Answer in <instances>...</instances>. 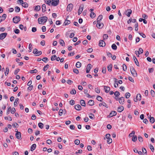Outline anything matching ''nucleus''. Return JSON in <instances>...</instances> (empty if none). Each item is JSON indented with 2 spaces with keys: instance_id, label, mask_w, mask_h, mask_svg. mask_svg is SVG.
Segmentation results:
<instances>
[{
  "instance_id": "nucleus-1",
  "label": "nucleus",
  "mask_w": 155,
  "mask_h": 155,
  "mask_svg": "<svg viewBox=\"0 0 155 155\" xmlns=\"http://www.w3.org/2000/svg\"><path fill=\"white\" fill-rule=\"evenodd\" d=\"M48 20V18L46 16H43L39 18L38 19V23L41 24L42 23L46 22Z\"/></svg>"
},
{
  "instance_id": "nucleus-2",
  "label": "nucleus",
  "mask_w": 155,
  "mask_h": 155,
  "mask_svg": "<svg viewBox=\"0 0 155 155\" xmlns=\"http://www.w3.org/2000/svg\"><path fill=\"white\" fill-rule=\"evenodd\" d=\"M130 71L133 76L134 77H137V73L134 67L131 66L130 67Z\"/></svg>"
},
{
  "instance_id": "nucleus-3",
  "label": "nucleus",
  "mask_w": 155,
  "mask_h": 155,
  "mask_svg": "<svg viewBox=\"0 0 155 155\" xmlns=\"http://www.w3.org/2000/svg\"><path fill=\"white\" fill-rule=\"evenodd\" d=\"M20 20L21 18L20 17L16 16L13 18V21L15 23L17 24L20 21Z\"/></svg>"
},
{
  "instance_id": "nucleus-4",
  "label": "nucleus",
  "mask_w": 155,
  "mask_h": 155,
  "mask_svg": "<svg viewBox=\"0 0 155 155\" xmlns=\"http://www.w3.org/2000/svg\"><path fill=\"white\" fill-rule=\"evenodd\" d=\"M59 0H52L51 4L52 6H56L59 4Z\"/></svg>"
},
{
  "instance_id": "nucleus-5",
  "label": "nucleus",
  "mask_w": 155,
  "mask_h": 155,
  "mask_svg": "<svg viewBox=\"0 0 155 155\" xmlns=\"http://www.w3.org/2000/svg\"><path fill=\"white\" fill-rule=\"evenodd\" d=\"M73 6V5L72 4H69L67 7V11L69 12H71Z\"/></svg>"
},
{
  "instance_id": "nucleus-6",
  "label": "nucleus",
  "mask_w": 155,
  "mask_h": 155,
  "mask_svg": "<svg viewBox=\"0 0 155 155\" xmlns=\"http://www.w3.org/2000/svg\"><path fill=\"white\" fill-rule=\"evenodd\" d=\"M104 25V24L100 22V23H98V22H97L96 26L98 28L101 29L103 27Z\"/></svg>"
},
{
  "instance_id": "nucleus-7",
  "label": "nucleus",
  "mask_w": 155,
  "mask_h": 155,
  "mask_svg": "<svg viewBox=\"0 0 155 155\" xmlns=\"http://www.w3.org/2000/svg\"><path fill=\"white\" fill-rule=\"evenodd\" d=\"M105 43L103 40H100L99 41V45L100 47H104L105 46Z\"/></svg>"
},
{
  "instance_id": "nucleus-8",
  "label": "nucleus",
  "mask_w": 155,
  "mask_h": 155,
  "mask_svg": "<svg viewBox=\"0 0 155 155\" xmlns=\"http://www.w3.org/2000/svg\"><path fill=\"white\" fill-rule=\"evenodd\" d=\"M16 132V133L15 134V137L16 138L18 139H20L21 137V133L20 132L18 131H17Z\"/></svg>"
},
{
  "instance_id": "nucleus-9",
  "label": "nucleus",
  "mask_w": 155,
  "mask_h": 155,
  "mask_svg": "<svg viewBox=\"0 0 155 155\" xmlns=\"http://www.w3.org/2000/svg\"><path fill=\"white\" fill-rule=\"evenodd\" d=\"M7 35L6 33H1L0 35V39L2 40L5 38Z\"/></svg>"
},
{
  "instance_id": "nucleus-10",
  "label": "nucleus",
  "mask_w": 155,
  "mask_h": 155,
  "mask_svg": "<svg viewBox=\"0 0 155 155\" xmlns=\"http://www.w3.org/2000/svg\"><path fill=\"white\" fill-rule=\"evenodd\" d=\"M143 52V49L141 48H139L138 51H135V53L137 55V54H142Z\"/></svg>"
},
{
  "instance_id": "nucleus-11",
  "label": "nucleus",
  "mask_w": 155,
  "mask_h": 155,
  "mask_svg": "<svg viewBox=\"0 0 155 155\" xmlns=\"http://www.w3.org/2000/svg\"><path fill=\"white\" fill-rule=\"evenodd\" d=\"M117 114V112L114 111H112L110 113L109 115L107 116V117H111L114 116H115Z\"/></svg>"
},
{
  "instance_id": "nucleus-12",
  "label": "nucleus",
  "mask_w": 155,
  "mask_h": 155,
  "mask_svg": "<svg viewBox=\"0 0 155 155\" xmlns=\"http://www.w3.org/2000/svg\"><path fill=\"white\" fill-rule=\"evenodd\" d=\"M132 11L130 9H127L126 11V15L128 17H130V15L132 13Z\"/></svg>"
},
{
  "instance_id": "nucleus-13",
  "label": "nucleus",
  "mask_w": 155,
  "mask_h": 155,
  "mask_svg": "<svg viewBox=\"0 0 155 155\" xmlns=\"http://www.w3.org/2000/svg\"><path fill=\"white\" fill-rule=\"evenodd\" d=\"M133 59L136 65L137 66H140L139 63L136 57L134 56H133Z\"/></svg>"
},
{
  "instance_id": "nucleus-14",
  "label": "nucleus",
  "mask_w": 155,
  "mask_h": 155,
  "mask_svg": "<svg viewBox=\"0 0 155 155\" xmlns=\"http://www.w3.org/2000/svg\"><path fill=\"white\" fill-rule=\"evenodd\" d=\"M136 98L134 99V101L135 102H137L138 100L139 101L140 100L141 98V95L140 94H138L137 95Z\"/></svg>"
},
{
  "instance_id": "nucleus-15",
  "label": "nucleus",
  "mask_w": 155,
  "mask_h": 155,
  "mask_svg": "<svg viewBox=\"0 0 155 155\" xmlns=\"http://www.w3.org/2000/svg\"><path fill=\"white\" fill-rule=\"evenodd\" d=\"M91 64H88L87 67L86 68V73H89L90 72V69L91 68Z\"/></svg>"
},
{
  "instance_id": "nucleus-16",
  "label": "nucleus",
  "mask_w": 155,
  "mask_h": 155,
  "mask_svg": "<svg viewBox=\"0 0 155 155\" xmlns=\"http://www.w3.org/2000/svg\"><path fill=\"white\" fill-rule=\"evenodd\" d=\"M104 90L106 93H107L110 91V89L109 87L104 86Z\"/></svg>"
},
{
  "instance_id": "nucleus-17",
  "label": "nucleus",
  "mask_w": 155,
  "mask_h": 155,
  "mask_svg": "<svg viewBox=\"0 0 155 155\" xmlns=\"http://www.w3.org/2000/svg\"><path fill=\"white\" fill-rule=\"evenodd\" d=\"M102 18H103L102 15H99L97 19V22H98V23H100L101 22V21Z\"/></svg>"
},
{
  "instance_id": "nucleus-18",
  "label": "nucleus",
  "mask_w": 155,
  "mask_h": 155,
  "mask_svg": "<svg viewBox=\"0 0 155 155\" xmlns=\"http://www.w3.org/2000/svg\"><path fill=\"white\" fill-rule=\"evenodd\" d=\"M75 108L77 110L79 111L81 109V107L80 105L78 104L75 106Z\"/></svg>"
},
{
  "instance_id": "nucleus-19",
  "label": "nucleus",
  "mask_w": 155,
  "mask_h": 155,
  "mask_svg": "<svg viewBox=\"0 0 155 155\" xmlns=\"http://www.w3.org/2000/svg\"><path fill=\"white\" fill-rule=\"evenodd\" d=\"M102 106H103L105 107H106V108H108V106H107L106 104L104 102H103L102 103H100L99 104V106L100 107H101Z\"/></svg>"
},
{
  "instance_id": "nucleus-20",
  "label": "nucleus",
  "mask_w": 155,
  "mask_h": 155,
  "mask_svg": "<svg viewBox=\"0 0 155 155\" xmlns=\"http://www.w3.org/2000/svg\"><path fill=\"white\" fill-rule=\"evenodd\" d=\"M124 110V107L122 106H120L117 109V111L119 112H121Z\"/></svg>"
},
{
  "instance_id": "nucleus-21",
  "label": "nucleus",
  "mask_w": 155,
  "mask_h": 155,
  "mask_svg": "<svg viewBox=\"0 0 155 155\" xmlns=\"http://www.w3.org/2000/svg\"><path fill=\"white\" fill-rule=\"evenodd\" d=\"M124 101V98L123 97H121L119 99V102L120 104H123Z\"/></svg>"
},
{
  "instance_id": "nucleus-22",
  "label": "nucleus",
  "mask_w": 155,
  "mask_h": 155,
  "mask_svg": "<svg viewBox=\"0 0 155 155\" xmlns=\"http://www.w3.org/2000/svg\"><path fill=\"white\" fill-rule=\"evenodd\" d=\"M36 147V145L35 144H32L31 147V151H33L35 149Z\"/></svg>"
},
{
  "instance_id": "nucleus-23",
  "label": "nucleus",
  "mask_w": 155,
  "mask_h": 155,
  "mask_svg": "<svg viewBox=\"0 0 155 155\" xmlns=\"http://www.w3.org/2000/svg\"><path fill=\"white\" fill-rule=\"evenodd\" d=\"M88 103L89 105L92 106L94 104V102L93 100H90L88 101Z\"/></svg>"
},
{
  "instance_id": "nucleus-24",
  "label": "nucleus",
  "mask_w": 155,
  "mask_h": 155,
  "mask_svg": "<svg viewBox=\"0 0 155 155\" xmlns=\"http://www.w3.org/2000/svg\"><path fill=\"white\" fill-rule=\"evenodd\" d=\"M83 7H81V6H80L79 8V9H78V15H79L83 11Z\"/></svg>"
},
{
  "instance_id": "nucleus-25",
  "label": "nucleus",
  "mask_w": 155,
  "mask_h": 155,
  "mask_svg": "<svg viewBox=\"0 0 155 155\" xmlns=\"http://www.w3.org/2000/svg\"><path fill=\"white\" fill-rule=\"evenodd\" d=\"M80 103L81 106L85 107L86 104L85 101L83 100H81L80 101Z\"/></svg>"
},
{
  "instance_id": "nucleus-26",
  "label": "nucleus",
  "mask_w": 155,
  "mask_h": 155,
  "mask_svg": "<svg viewBox=\"0 0 155 155\" xmlns=\"http://www.w3.org/2000/svg\"><path fill=\"white\" fill-rule=\"evenodd\" d=\"M19 99L18 98H16L15 101V102L14 103V105L15 107L18 104V102L19 101Z\"/></svg>"
},
{
  "instance_id": "nucleus-27",
  "label": "nucleus",
  "mask_w": 155,
  "mask_h": 155,
  "mask_svg": "<svg viewBox=\"0 0 155 155\" xmlns=\"http://www.w3.org/2000/svg\"><path fill=\"white\" fill-rule=\"evenodd\" d=\"M112 65L111 64H110L107 66V69L109 72H111L112 71Z\"/></svg>"
},
{
  "instance_id": "nucleus-28",
  "label": "nucleus",
  "mask_w": 155,
  "mask_h": 155,
  "mask_svg": "<svg viewBox=\"0 0 155 155\" xmlns=\"http://www.w3.org/2000/svg\"><path fill=\"white\" fill-rule=\"evenodd\" d=\"M42 11L43 12H45L46 11V5L45 4H43L42 6Z\"/></svg>"
},
{
  "instance_id": "nucleus-29",
  "label": "nucleus",
  "mask_w": 155,
  "mask_h": 155,
  "mask_svg": "<svg viewBox=\"0 0 155 155\" xmlns=\"http://www.w3.org/2000/svg\"><path fill=\"white\" fill-rule=\"evenodd\" d=\"M41 9V7L40 5H37L35 7V10L36 11H38Z\"/></svg>"
},
{
  "instance_id": "nucleus-30",
  "label": "nucleus",
  "mask_w": 155,
  "mask_h": 155,
  "mask_svg": "<svg viewBox=\"0 0 155 155\" xmlns=\"http://www.w3.org/2000/svg\"><path fill=\"white\" fill-rule=\"evenodd\" d=\"M15 10L16 12H18L20 11V9L19 7L16 6L15 8Z\"/></svg>"
},
{
  "instance_id": "nucleus-31",
  "label": "nucleus",
  "mask_w": 155,
  "mask_h": 155,
  "mask_svg": "<svg viewBox=\"0 0 155 155\" xmlns=\"http://www.w3.org/2000/svg\"><path fill=\"white\" fill-rule=\"evenodd\" d=\"M143 155H147V151L144 148H143L142 149Z\"/></svg>"
},
{
  "instance_id": "nucleus-32",
  "label": "nucleus",
  "mask_w": 155,
  "mask_h": 155,
  "mask_svg": "<svg viewBox=\"0 0 155 155\" xmlns=\"http://www.w3.org/2000/svg\"><path fill=\"white\" fill-rule=\"evenodd\" d=\"M49 67V66L48 64H47L43 68V70L44 71H45L47 70L48 69Z\"/></svg>"
},
{
  "instance_id": "nucleus-33",
  "label": "nucleus",
  "mask_w": 155,
  "mask_h": 155,
  "mask_svg": "<svg viewBox=\"0 0 155 155\" xmlns=\"http://www.w3.org/2000/svg\"><path fill=\"white\" fill-rule=\"evenodd\" d=\"M135 134V132L134 131H132L131 133H130L129 135V137H133L134 136V135Z\"/></svg>"
},
{
  "instance_id": "nucleus-34",
  "label": "nucleus",
  "mask_w": 155,
  "mask_h": 155,
  "mask_svg": "<svg viewBox=\"0 0 155 155\" xmlns=\"http://www.w3.org/2000/svg\"><path fill=\"white\" fill-rule=\"evenodd\" d=\"M81 63L79 61H78L77 62L76 66L77 68H79L81 66Z\"/></svg>"
},
{
  "instance_id": "nucleus-35",
  "label": "nucleus",
  "mask_w": 155,
  "mask_h": 155,
  "mask_svg": "<svg viewBox=\"0 0 155 155\" xmlns=\"http://www.w3.org/2000/svg\"><path fill=\"white\" fill-rule=\"evenodd\" d=\"M96 16L95 14L93 12H91L90 14V16L92 18H94Z\"/></svg>"
},
{
  "instance_id": "nucleus-36",
  "label": "nucleus",
  "mask_w": 155,
  "mask_h": 155,
  "mask_svg": "<svg viewBox=\"0 0 155 155\" xmlns=\"http://www.w3.org/2000/svg\"><path fill=\"white\" fill-rule=\"evenodd\" d=\"M112 49L114 50H116L117 49V46L115 44H113L111 46Z\"/></svg>"
},
{
  "instance_id": "nucleus-37",
  "label": "nucleus",
  "mask_w": 155,
  "mask_h": 155,
  "mask_svg": "<svg viewBox=\"0 0 155 155\" xmlns=\"http://www.w3.org/2000/svg\"><path fill=\"white\" fill-rule=\"evenodd\" d=\"M150 122L152 124L154 123L155 121V119L153 117H151L150 118Z\"/></svg>"
},
{
  "instance_id": "nucleus-38",
  "label": "nucleus",
  "mask_w": 155,
  "mask_h": 155,
  "mask_svg": "<svg viewBox=\"0 0 155 155\" xmlns=\"http://www.w3.org/2000/svg\"><path fill=\"white\" fill-rule=\"evenodd\" d=\"M45 2L48 5H50V4L52 2V0H45Z\"/></svg>"
},
{
  "instance_id": "nucleus-39",
  "label": "nucleus",
  "mask_w": 155,
  "mask_h": 155,
  "mask_svg": "<svg viewBox=\"0 0 155 155\" xmlns=\"http://www.w3.org/2000/svg\"><path fill=\"white\" fill-rule=\"evenodd\" d=\"M138 139L139 140V141L140 142H142L143 141V139L142 137H141L140 136H139L138 137Z\"/></svg>"
},
{
  "instance_id": "nucleus-40",
  "label": "nucleus",
  "mask_w": 155,
  "mask_h": 155,
  "mask_svg": "<svg viewBox=\"0 0 155 155\" xmlns=\"http://www.w3.org/2000/svg\"><path fill=\"white\" fill-rule=\"evenodd\" d=\"M137 140V137L136 135L133 136L132 138V140L134 142H136Z\"/></svg>"
},
{
  "instance_id": "nucleus-41",
  "label": "nucleus",
  "mask_w": 155,
  "mask_h": 155,
  "mask_svg": "<svg viewBox=\"0 0 155 155\" xmlns=\"http://www.w3.org/2000/svg\"><path fill=\"white\" fill-rule=\"evenodd\" d=\"M97 99L98 101L101 102L102 101L103 99L101 97L99 96H98L97 97Z\"/></svg>"
},
{
  "instance_id": "nucleus-42",
  "label": "nucleus",
  "mask_w": 155,
  "mask_h": 155,
  "mask_svg": "<svg viewBox=\"0 0 155 155\" xmlns=\"http://www.w3.org/2000/svg\"><path fill=\"white\" fill-rule=\"evenodd\" d=\"M6 71L5 72V76H7L9 72V69L7 67L5 69Z\"/></svg>"
},
{
  "instance_id": "nucleus-43",
  "label": "nucleus",
  "mask_w": 155,
  "mask_h": 155,
  "mask_svg": "<svg viewBox=\"0 0 155 155\" xmlns=\"http://www.w3.org/2000/svg\"><path fill=\"white\" fill-rule=\"evenodd\" d=\"M71 23V21H70L69 20H66L64 22V24L65 25H68L70 24Z\"/></svg>"
},
{
  "instance_id": "nucleus-44",
  "label": "nucleus",
  "mask_w": 155,
  "mask_h": 155,
  "mask_svg": "<svg viewBox=\"0 0 155 155\" xmlns=\"http://www.w3.org/2000/svg\"><path fill=\"white\" fill-rule=\"evenodd\" d=\"M56 58V56L55 55H54L52 56L51 58V60L52 61L55 60Z\"/></svg>"
},
{
  "instance_id": "nucleus-45",
  "label": "nucleus",
  "mask_w": 155,
  "mask_h": 155,
  "mask_svg": "<svg viewBox=\"0 0 155 155\" xmlns=\"http://www.w3.org/2000/svg\"><path fill=\"white\" fill-rule=\"evenodd\" d=\"M22 5L24 8L28 7V4L26 2H24L23 3H22Z\"/></svg>"
},
{
  "instance_id": "nucleus-46",
  "label": "nucleus",
  "mask_w": 155,
  "mask_h": 155,
  "mask_svg": "<svg viewBox=\"0 0 155 155\" xmlns=\"http://www.w3.org/2000/svg\"><path fill=\"white\" fill-rule=\"evenodd\" d=\"M130 94L129 92L126 93L125 94V97L127 99L130 96Z\"/></svg>"
},
{
  "instance_id": "nucleus-47",
  "label": "nucleus",
  "mask_w": 155,
  "mask_h": 155,
  "mask_svg": "<svg viewBox=\"0 0 155 155\" xmlns=\"http://www.w3.org/2000/svg\"><path fill=\"white\" fill-rule=\"evenodd\" d=\"M43 124L42 123H39L38 124V127L41 129L43 128Z\"/></svg>"
},
{
  "instance_id": "nucleus-48",
  "label": "nucleus",
  "mask_w": 155,
  "mask_h": 155,
  "mask_svg": "<svg viewBox=\"0 0 155 155\" xmlns=\"http://www.w3.org/2000/svg\"><path fill=\"white\" fill-rule=\"evenodd\" d=\"M76 90L74 89H73L70 92V93L71 94H76Z\"/></svg>"
},
{
  "instance_id": "nucleus-49",
  "label": "nucleus",
  "mask_w": 155,
  "mask_h": 155,
  "mask_svg": "<svg viewBox=\"0 0 155 155\" xmlns=\"http://www.w3.org/2000/svg\"><path fill=\"white\" fill-rule=\"evenodd\" d=\"M90 118L91 119H93L94 118V115L92 113H90L89 116Z\"/></svg>"
},
{
  "instance_id": "nucleus-50",
  "label": "nucleus",
  "mask_w": 155,
  "mask_h": 155,
  "mask_svg": "<svg viewBox=\"0 0 155 155\" xmlns=\"http://www.w3.org/2000/svg\"><path fill=\"white\" fill-rule=\"evenodd\" d=\"M123 70L124 71H126L127 69V67L125 64H123Z\"/></svg>"
},
{
  "instance_id": "nucleus-51",
  "label": "nucleus",
  "mask_w": 155,
  "mask_h": 155,
  "mask_svg": "<svg viewBox=\"0 0 155 155\" xmlns=\"http://www.w3.org/2000/svg\"><path fill=\"white\" fill-rule=\"evenodd\" d=\"M114 94L116 96H118L120 95V93L119 91H116L114 93Z\"/></svg>"
},
{
  "instance_id": "nucleus-52",
  "label": "nucleus",
  "mask_w": 155,
  "mask_h": 155,
  "mask_svg": "<svg viewBox=\"0 0 155 155\" xmlns=\"http://www.w3.org/2000/svg\"><path fill=\"white\" fill-rule=\"evenodd\" d=\"M75 102L74 100H71L70 101V104L72 105L74 104Z\"/></svg>"
},
{
  "instance_id": "nucleus-53",
  "label": "nucleus",
  "mask_w": 155,
  "mask_h": 155,
  "mask_svg": "<svg viewBox=\"0 0 155 155\" xmlns=\"http://www.w3.org/2000/svg\"><path fill=\"white\" fill-rule=\"evenodd\" d=\"M150 149L151 150H152V151L153 152L154 151V148L153 146L152 145H151V144L150 145Z\"/></svg>"
},
{
  "instance_id": "nucleus-54",
  "label": "nucleus",
  "mask_w": 155,
  "mask_h": 155,
  "mask_svg": "<svg viewBox=\"0 0 155 155\" xmlns=\"http://www.w3.org/2000/svg\"><path fill=\"white\" fill-rule=\"evenodd\" d=\"M38 72V71L36 69H35L33 70H31L30 71V73H36Z\"/></svg>"
},
{
  "instance_id": "nucleus-55",
  "label": "nucleus",
  "mask_w": 155,
  "mask_h": 155,
  "mask_svg": "<svg viewBox=\"0 0 155 155\" xmlns=\"http://www.w3.org/2000/svg\"><path fill=\"white\" fill-rule=\"evenodd\" d=\"M80 141L79 140L76 139L74 141V143L75 144L78 145L80 143Z\"/></svg>"
},
{
  "instance_id": "nucleus-56",
  "label": "nucleus",
  "mask_w": 155,
  "mask_h": 155,
  "mask_svg": "<svg viewBox=\"0 0 155 155\" xmlns=\"http://www.w3.org/2000/svg\"><path fill=\"white\" fill-rule=\"evenodd\" d=\"M103 37L104 38V40L105 39H107V38L108 37V36L107 34H104L103 35Z\"/></svg>"
},
{
  "instance_id": "nucleus-57",
  "label": "nucleus",
  "mask_w": 155,
  "mask_h": 155,
  "mask_svg": "<svg viewBox=\"0 0 155 155\" xmlns=\"http://www.w3.org/2000/svg\"><path fill=\"white\" fill-rule=\"evenodd\" d=\"M151 96L153 97H154L155 95V92L154 91H153V90H151Z\"/></svg>"
},
{
  "instance_id": "nucleus-58",
  "label": "nucleus",
  "mask_w": 155,
  "mask_h": 155,
  "mask_svg": "<svg viewBox=\"0 0 155 155\" xmlns=\"http://www.w3.org/2000/svg\"><path fill=\"white\" fill-rule=\"evenodd\" d=\"M74 54V51L72 52L71 53H69L68 56H73Z\"/></svg>"
},
{
  "instance_id": "nucleus-59",
  "label": "nucleus",
  "mask_w": 155,
  "mask_h": 155,
  "mask_svg": "<svg viewBox=\"0 0 155 155\" xmlns=\"http://www.w3.org/2000/svg\"><path fill=\"white\" fill-rule=\"evenodd\" d=\"M11 113L12 114H14L15 112V109L14 108H12L11 110Z\"/></svg>"
},
{
  "instance_id": "nucleus-60",
  "label": "nucleus",
  "mask_w": 155,
  "mask_h": 155,
  "mask_svg": "<svg viewBox=\"0 0 155 155\" xmlns=\"http://www.w3.org/2000/svg\"><path fill=\"white\" fill-rule=\"evenodd\" d=\"M73 72L77 74L79 73V71L77 69H73Z\"/></svg>"
},
{
  "instance_id": "nucleus-61",
  "label": "nucleus",
  "mask_w": 155,
  "mask_h": 155,
  "mask_svg": "<svg viewBox=\"0 0 155 155\" xmlns=\"http://www.w3.org/2000/svg\"><path fill=\"white\" fill-rule=\"evenodd\" d=\"M11 110V107H9L7 111V112H6V114L7 115H8V114L9 113H10V110Z\"/></svg>"
},
{
  "instance_id": "nucleus-62",
  "label": "nucleus",
  "mask_w": 155,
  "mask_h": 155,
  "mask_svg": "<svg viewBox=\"0 0 155 155\" xmlns=\"http://www.w3.org/2000/svg\"><path fill=\"white\" fill-rule=\"evenodd\" d=\"M42 60L46 63L48 60V59L47 58H44L42 59Z\"/></svg>"
},
{
  "instance_id": "nucleus-63",
  "label": "nucleus",
  "mask_w": 155,
  "mask_h": 155,
  "mask_svg": "<svg viewBox=\"0 0 155 155\" xmlns=\"http://www.w3.org/2000/svg\"><path fill=\"white\" fill-rule=\"evenodd\" d=\"M42 54V52L41 51H38L37 53H36V56H39L40 55H41Z\"/></svg>"
},
{
  "instance_id": "nucleus-64",
  "label": "nucleus",
  "mask_w": 155,
  "mask_h": 155,
  "mask_svg": "<svg viewBox=\"0 0 155 155\" xmlns=\"http://www.w3.org/2000/svg\"><path fill=\"white\" fill-rule=\"evenodd\" d=\"M95 91L97 93H99L100 92V89L98 87L95 88Z\"/></svg>"
}]
</instances>
